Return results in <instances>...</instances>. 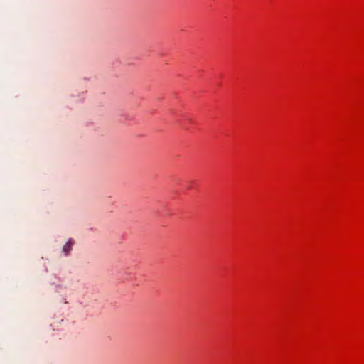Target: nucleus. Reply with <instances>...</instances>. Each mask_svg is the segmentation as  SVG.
Returning a JSON list of instances; mask_svg holds the SVG:
<instances>
[{
	"label": "nucleus",
	"instance_id": "f257e3e1",
	"mask_svg": "<svg viewBox=\"0 0 364 364\" xmlns=\"http://www.w3.org/2000/svg\"><path fill=\"white\" fill-rule=\"evenodd\" d=\"M72 246H73V242L71 240H69L67 242V243L63 246V251L65 252V254L66 255H68L70 253V252L71 251Z\"/></svg>",
	"mask_w": 364,
	"mask_h": 364
}]
</instances>
